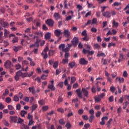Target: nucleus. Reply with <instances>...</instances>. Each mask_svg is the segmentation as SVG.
Segmentation results:
<instances>
[{"instance_id": "obj_47", "label": "nucleus", "mask_w": 129, "mask_h": 129, "mask_svg": "<svg viewBox=\"0 0 129 129\" xmlns=\"http://www.w3.org/2000/svg\"><path fill=\"white\" fill-rule=\"evenodd\" d=\"M55 54V51L54 50H49V56H53Z\"/></svg>"}, {"instance_id": "obj_10", "label": "nucleus", "mask_w": 129, "mask_h": 129, "mask_svg": "<svg viewBox=\"0 0 129 129\" xmlns=\"http://www.w3.org/2000/svg\"><path fill=\"white\" fill-rule=\"evenodd\" d=\"M59 49L62 51V52H67L66 51V48H65V44H61L59 46Z\"/></svg>"}, {"instance_id": "obj_37", "label": "nucleus", "mask_w": 129, "mask_h": 129, "mask_svg": "<svg viewBox=\"0 0 129 129\" xmlns=\"http://www.w3.org/2000/svg\"><path fill=\"white\" fill-rule=\"evenodd\" d=\"M38 103L40 105H44L45 104V100L42 99L38 101Z\"/></svg>"}, {"instance_id": "obj_57", "label": "nucleus", "mask_w": 129, "mask_h": 129, "mask_svg": "<svg viewBox=\"0 0 129 129\" xmlns=\"http://www.w3.org/2000/svg\"><path fill=\"white\" fill-rule=\"evenodd\" d=\"M101 114V112L100 111H97L96 113V117H99V116H100V115Z\"/></svg>"}, {"instance_id": "obj_32", "label": "nucleus", "mask_w": 129, "mask_h": 129, "mask_svg": "<svg viewBox=\"0 0 129 129\" xmlns=\"http://www.w3.org/2000/svg\"><path fill=\"white\" fill-rule=\"evenodd\" d=\"M58 64L59 62L57 61L54 62L53 66V68H54V69H57Z\"/></svg>"}, {"instance_id": "obj_4", "label": "nucleus", "mask_w": 129, "mask_h": 129, "mask_svg": "<svg viewBox=\"0 0 129 129\" xmlns=\"http://www.w3.org/2000/svg\"><path fill=\"white\" fill-rule=\"evenodd\" d=\"M83 53L84 54H88L89 55H93V54H94V51L92 50L90 51L88 49L86 50L85 48H84L83 50Z\"/></svg>"}, {"instance_id": "obj_60", "label": "nucleus", "mask_w": 129, "mask_h": 129, "mask_svg": "<svg viewBox=\"0 0 129 129\" xmlns=\"http://www.w3.org/2000/svg\"><path fill=\"white\" fill-rule=\"evenodd\" d=\"M97 40L98 43H100L101 42V41H102V39H101V37L100 36H97Z\"/></svg>"}, {"instance_id": "obj_39", "label": "nucleus", "mask_w": 129, "mask_h": 129, "mask_svg": "<svg viewBox=\"0 0 129 129\" xmlns=\"http://www.w3.org/2000/svg\"><path fill=\"white\" fill-rule=\"evenodd\" d=\"M75 81H76V78H75V77H72L71 79V84H72L74 83Z\"/></svg>"}, {"instance_id": "obj_53", "label": "nucleus", "mask_w": 129, "mask_h": 129, "mask_svg": "<svg viewBox=\"0 0 129 129\" xmlns=\"http://www.w3.org/2000/svg\"><path fill=\"white\" fill-rule=\"evenodd\" d=\"M95 100L96 102H99L101 100V99H100V97H95Z\"/></svg>"}, {"instance_id": "obj_54", "label": "nucleus", "mask_w": 129, "mask_h": 129, "mask_svg": "<svg viewBox=\"0 0 129 129\" xmlns=\"http://www.w3.org/2000/svg\"><path fill=\"white\" fill-rule=\"evenodd\" d=\"M82 35L84 36L85 37L87 36V31H86V30H85L82 32Z\"/></svg>"}, {"instance_id": "obj_6", "label": "nucleus", "mask_w": 129, "mask_h": 129, "mask_svg": "<svg viewBox=\"0 0 129 129\" xmlns=\"http://www.w3.org/2000/svg\"><path fill=\"white\" fill-rule=\"evenodd\" d=\"M78 38L75 37L72 40V43L74 46V47H76L77 44H78Z\"/></svg>"}, {"instance_id": "obj_50", "label": "nucleus", "mask_w": 129, "mask_h": 129, "mask_svg": "<svg viewBox=\"0 0 129 129\" xmlns=\"http://www.w3.org/2000/svg\"><path fill=\"white\" fill-rule=\"evenodd\" d=\"M92 92H93V93H95V92H96V88L95 87V86H92Z\"/></svg>"}, {"instance_id": "obj_1", "label": "nucleus", "mask_w": 129, "mask_h": 129, "mask_svg": "<svg viewBox=\"0 0 129 129\" xmlns=\"http://www.w3.org/2000/svg\"><path fill=\"white\" fill-rule=\"evenodd\" d=\"M33 74H34V72H31L29 74L28 73H23L22 71H19L16 73L15 76V80L18 81L20 79V77H22V78H24V77H31Z\"/></svg>"}, {"instance_id": "obj_23", "label": "nucleus", "mask_w": 129, "mask_h": 129, "mask_svg": "<svg viewBox=\"0 0 129 129\" xmlns=\"http://www.w3.org/2000/svg\"><path fill=\"white\" fill-rule=\"evenodd\" d=\"M75 61H72L69 63V66L70 68L73 69L75 66Z\"/></svg>"}, {"instance_id": "obj_20", "label": "nucleus", "mask_w": 129, "mask_h": 129, "mask_svg": "<svg viewBox=\"0 0 129 129\" xmlns=\"http://www.w3.org/2000/svg\"><path fill=\"white\" fill-rule=\"evenodd\" d=\"M129 102L127 101H126L123 103V109H125L126 107H127V105H128Z\"/></svg>"}, {"instance_id": "obj_22", "label": "nucleus", "mask_w": 129, "mask_h": 129, "mask_svg": "<svg viewBox=\"0 0 129 129\" xmlns=\"http://www.w3.org/2000/svg\"><path fill=\"white\" fill-rule=\"evenodd\" d=\"M37 107H38V105H37V104H33L31 107V110H32V111H34V110H36V109H37Z\"/></svg>"}, {"instance_id": "obj_33", "label": "nucleus", "mask_w": 129, "mask_h": 129, "mask_svg": "<svg viewBox=\"0 0 129 129\" xmlns=\"http://www.w3.org/2000/svg\"><path fill=\"white\" fill-rule=\"evenodd\" d=\"M110 47H115V43L113 42H110L108 44V48H110Z\"/></svg>"}, {"instance_id": "obj_5", "label": "nucleus", "mask_w": 129, "mask_h": 129, "mask_svg": "<svg viewBox=\"0 0 129 129\" xmlns=\"http://www.w3.org/2000/svg\"><path fill=\"white\" fill-rule=\"evenodd\" d=\"M4 66L7 69H11V66H12V62L10 60H7L4 63Z\"/></svg>"}, {"instance_id": "obj_2", "label": "nucleus", "mask_w": 129, "mask_h": 129, "mask_svg": "<svg viewBox=\"0 0 129 129\" xmlns=\"http://www.w3.org/2000/svg\"><path fill=\"white\" fill-rule=\"evenodd\" d=\"M103 17L107 18V19L111 17V13L109 11H106L102 13Z\"/></svg>"}, {"instance_id": "obj_7", "label": "nucleus", "mask_w": 129, "mask_h": 129, "mask_svg": "<svg viewBox=\"0 0 129 129\" xmlns=\"http://www.w3.org/2000/svg\"><path fill=\"white\" fill-rule=\"evenodd\" d=\"M80 64H81V65H87L88 61L86 60L85 58H81L80 59Z\"/></svg>"}, {"instance_id": "obj_38", "label": "nucleus", "mask_w": 129, "mask_h": 129, "mask_svg": "<svg viewBox=\"0 0 129 129\" xmlns=\"http://www.w3.org/2000/svg\"><path fill=\"white\" fill-rule=\"evenodd\" d=\"M97 57H105V54L103 52L98 53L97 55Z\"/></svg>"}, {"instance_id": "obj_48", "label": "nucleus", "mask_w": 129, "mask_h": 129, "mask_svg": "<svg viewBox=\"0 0 129 129\" xmlns=\"http://www.w3.org/2000/svg\"><path fill=\"white\" fill-rule=\"evenodd\" d=\"M122 111V108L121 107L119 106L117 109V113H120Z\"/></svg>"}, {"instance_id": "obj_16", "label": "nucleus", "mask_w": 129, "mask_h": 129, "mask_svg": "<svg viewBox=\"0 0 129 129\" xmlns=\"http://www.w3.org/2000/svg\"><path fill=\"white\" fill-rule=\"evenodd\" d=\"M82 90L85 96L88 97V91L85 88H83Z\"/></svg>"}, {"instance_id": "obj_58", "label": "nucleus", "mask_w": 129, "mask_h": 129, "mask_svg": "<svg viewBox=\"0 0 129 129\" xmlns=\"http://www.w3.org/2000/svg\"><path fill=\"white\" fill-rule=\"evenodd\" d=\"M91 31L93 33H96V32H97V29L96 28L93 27L91 29Z\"/></svg>"}, {"instance_id": "obj_3", "label": "nucleus", "mask_w": 129, "mask_h": 129, "mask_svg": "<svg viewBox=\"0 0 129 129\" xmlns=\"http://www.w3.org/2000/svg\"><path fill=\"white\" fill-rule=\"evenodd\" d=\"M0 25L4 28H6V27H9V23L8 22L5 21V20L2 19L0 20Z\"/></svg>"}, {"instance_id": "obj_61", "label": "nucleus", "mask_w": 129, "mask_h": 129, "mask_svg": "<svg viewBox=\"0 0 129 129\" xmlns=\"http://www.w3.org/2000/svg\"><path fill=\"white\" fill-rule=\"evenodd\" d=\"M109 101V102H112V101H113L114 99H113V96H111L109 97L108 98Z\"/></svg>"}, {"instance_id": "obj_21", "label": "nucleus", "mask_w": 129, "mask_h": 129, "mask_svg": "<svg viewBox=\"0 0 129 129\" xmlns=\"http://www.w3.org/2000/svg\"><path fill=\"white\" fill-rule=\"evenodd\" d=\"M9 34H10V31L7 29H4V37L5 38H8V36H9Z\"/></svg>"}, {"instance_id": "obj_13", "label": "nucleus", "mask_w": 129, "mask_h": 129, "mask_svg": "<svg viewBox=\"0 0 129 129\" xmlns=\"http://www.w3.org/2000/svg\"><path fill=\"white\" fill-rule=\"evenodd\" d=\"M93 48L95 50H99L100 49H101V47L98 43H96L94 44Z\"/></svg>"}, {"instance_id": "obj_28", "label": "nucleus", "mask_w": 129, "mask_h": 129, "mask_svg": "<svg viewBox=\"0 0 129 129\" xmlns=\"http://www.w3.org/2000/svg\"><path fill=\"white\" fill-rule=\"evenodd\" d=\"M17 123H19L20 124H22L24 122V119L21 118L20 117L18 118L17 119Z\"/></svg>"}, {"instance_id": "obj_43", "label": "nucleus", "mask_w": 129, "mask_h": 129, "mask_svg": "<svg viewBox=\"0 0 129 129\" xmlns=\"http://www.w3.org/2000/svg\"><path fill=\"white\" fill-rule=\"evenodd\" d=\"M49 51V46L47 45L45 48L44 49L42 53H47Z\"/></svg>"}, {"instance_id": "obj_26", "label": "nucleus", "mask_w": 129, "mask_h": 129, "mask_svg": "<svg viewBox=\"0 0 129 129\" xmlns=\"http://www.w3.org/2000/svg\"><path fill=\"white\" fill-rule=\"evenodd\" d=\"M117 80L120 82V83H123V82H124V79H123V78H118V77H117L115 79V80Z\"/></svg>"}, {"instance_id": "obj_46", "label": "nucleus", "mask_w": 129, "mask_h": 129, "mask_svg": "<svg viewBox=\"0 0 129 129\" xmlns=\"http://www.w3.org/2000/svg\"><path fill=\"white\" fill-rule=\"evenodd\" d=\"M63 101V98L62 97L59 96L57 99L58 103H60V102H62Z\"/></svg>"}, {"instance_id": "obj_9", "label": "nucleus", "mask_w": 129, "mask_h": 129, "mask_svg": "<svg viewBox=\"0 0 129 129\" xmlns=\"http://www.w3.org/2000/svg\"><path fill=\"white\" fill-rule=\"evenodd\" d=\"M123 60H125V58L123 56V54L122 53H120L118 62L120 63V62H122V61H123Z\"/></svg>"}, {"instance_id": "obj_19", "label": "nucleus", "mask_w": 129, "mask_h": 129, "mask_svg": "<svg viewBox=\"0 0 129 129\" xmlns=\"http://www.w3.org/2000/svg\"><path fill=\"white\" fill-rule=\"evenodd\" d=\"M41 56L43 57L44 60H46L48 58V54L47 53L42 52L41 53Z\"/></svg>"}, {"instance_id": "obj_8", "label": "nucleus", "mask_w": 129, "mask_h": 129, "mask_svg": "<svg viewBox=\"0 0 129 129\" xmlns=\"http://www.w3.org/2000/svg\"><path fill=\"white\" fill-rule=\"evenodd\" d=\"M54 34L56 37H60V35H62V32L60 29H56L54 31Z\"/></svg>"}, {"instance_id": "obj_59", "label": "nucleus", "mask_w": 129, "mask_h": 129, "mask_svg": "<svg viewBox=\"0 0 129 129\" xmlns=\"http://www.w3.org/2000/svg\"><path fill=\"white\" fill-rule=\"evenodd\" d=\"M72 17H73L72 16H69L66 18V21H68L72 20Z\"/></svg>"}, {"instance_id": "obj_36", "label": "nucleus", "mask_w": 129, "mask_h": 129, "mask_svg": "<svg viewBox=\"0 0 129 129\" xmlns=\"http://www.w3.org/2000/svg\"><path fill=\"white\" fill-rule=\"evenodd\" d=\"M5 101L7 103H10L11 101H12V99L10 97H8L6 98Z\"/></svg>"}, {"instance_id": "obj_56", "label": "nucleus", "mask_w": 129, "mask_h": 129, "mask_svg": "<svg viewBox=\"0 0 129 129\" xmlns=\"http://www.w3.org/2000/svg\"><path fill=\"white\" fill-rule=\"evenodd\" d=\"M93 118H94V115H91L89 117V122H92V121L93 120Z\"/></svg>"}, {"instance_id": "obj_40", "label": "nucleus", "mask_w": 129, "mask_h": 129, "mask_svg": "<svg viewBox=\"0 0 129 129\" xmlns=\"http://www.w3.org/2000/svg\"><path fill=\"white\" fill-rule=\"evenodd\" d=\"M71 47H72V44H67V47L66 48V52H68V51L70 50Z\"/></svg>"}, {"instance_id": "obj_30", "label": "nucleus", "mask_w": 129, "mask_h": 129, "mask_svg": "<svg viewBox=\"0 0 129 129\" xmlns=\"http://www.w3.org/2000/svg\"><path fill=\"white\" fill-rule=\"evenodd\" d=\"M18 41H19V39L18 38V37L14 36V37L12 40V43H18Z\"/></svg>"}, {"instance_id": "obj_52", "label": "nucleus", "mask_w": 129, "mask_h": 129, "mask_svg": "<svg viewBox=\"0 0 129 129\" xmlns=\"http://www.w3.org/2000/svg\"><path fill=\"white\" fill-rule=\"evenodd\" d=\"M115 88L113 86H111L110 88V90L111 92H114V91H115Z\"/></svg>"}, {"instance_id": "obj_18", "label": "nucleus", "mask_w": 129, "mask_h": 129, "mask_svg": "<svg viewBox=\"0 0 129 129\" xmlns=\"http://www.w3.org/2000/svg\"><path fill=\"white\" fill-rule=\"evenodd\" d=\"M29 90L30 91L31 93H32V94H35V93H36V91H35V88L34 87H29Z\"/></svg>"}, {"instance_id": "obj_29", "label": "nucleus", "mask_w": 129, "mask_h": 129, "mask_svg": "<svg viewBox=\"0 0 129 129\" xmlns=\"http://www.w3.org/2000/svg\"><path fill=\"white\" fill-rule=\"evenodd\" d=\"M83 41H85L86 42H88L89 40H90V37H88V36H86L83 38Z\"/></svg>"}, {"instance_id": "obj_64", "label": "nucleus", "mask_w": 129, "mask_h": 129, "mask_svg": "<svg viewBox=\"0 0 129 129\" xmlns=\"http://www.w3.org/2000/svg\"><path fill=\"white\" fill-rule=\"evenodd\" d=\"M34 123V120H29L28 125H33Z\"/></svg>"}, {"instance_id": "obj_25", "label": "nucleus", "mask_w": 129, "mask_h": 129, "mask_svg": "<svg viewBox=\"0 0 129 129\" xmlns=\"http://www.w3.org/2000/svg\"><path fill=\"white\" fill-rule=\"evenodd\" d=\"M54 21L52 19H49V27H53L54 26Z\"/></svg>"}, {"instance_id": "obj_35", "label": "nucleus", "mask_w": 129, "mask_h": 129, "mask_svg": "<svg viewBox=\"0 0 129 129\" xmlns=\"http://www.w3.org/2000/svg\"><path fill=\"white\" fill-rule=\"evenodd\" d=\"M15 67L16 70H19V69H21V68H22V66H21L20 63H18L15 65Z\"/></svg>"}, {"instance_id": "obj_17", "label": "nucleus", "mask_w": 129, "mask_h": 129, "mask_svg": "<svg viewBox=\"0 0 129 129\" xmlns=\"http://www.w3.org/2000/svg\"><path fill=\"white\" fill-rule=\"evenodd\" d=\"M112 27L113 28H117L118 27V23L116 22L115 21H112Z\"/></svg>"}, {"instance_id": "obj_55", "label": "nucleus", "mask_w": 129, "mask_h": 129, "mask_svg": "<svg viewBox=\"0 0 129 129\" xmlns=\"http://www.w3.org/2000/svg\"><path fill=\"white\" fill-rule=\"evenodd\" d=\"M41 41V40H37L36 42L34 44L35 47H39V42Z\"/></svg>"}, {"instance_id": "obj_11", "label": "nucleus", "mask_w": 129, "mask_h": 129, "mask_svg": "<svg viewBox=\"0 0 129 129\" xmlns=\"http://www.w3.org/2000/svg\"><path fill=\"white\" fill-rule=\"evenodd\" d=\"M70 31H69V30L68 29H64L63 35L65 36V37H70Z\"/></svg>"}, {"instance_id": "obj_63", "label": "nucleus", "mask_w": 129, "mask_h": 129, "mask_svg": "<svg viewBox=\"0 0 129 129\" xmlns=\"http://www.w3.org/2000/svg\"><path fill=\"white\" fill-rule=\"evenodd\" d=\"M66 126L67 127L68 129H69L70 128V127H71V124L68 122L66 124Z\"/></svg>"}, {"instance_id": "obj_51", "label": "nucleus", "mask_w": 129, "mask_h": 129, "mask_svg": "<svg viewBox=\"0 0 129 129\" xmlns=\"http://www.w3.org/2000/svg\"><path fill=\"white\" fill-rule=\"evenodd\" d=\"M89 112L91 115H94V110L93 109H91L89 111Z\"/></svg>"}, {"instance_id": "obj_27", "label": "nucleus", "mask_w": 129, "mask_h": 129, "mask_svg": "<svg viewBox=\"0 0 129 129\" xmlns=\"http://www.w3.org/2000/svg\"><path fill=\"white\" fill-rule=\"evenodd\" d=\"M4 35V32H1L0 33V43H3L4 41V37L3 36Z\"/></svg>"}, {"instance_id": "obj_34", "label": "nucleus", "mask_w": 129, "mask_h": 129, "mask_svg": "<svg viewBox=\"0 0 129 129\" xmlns=\"http://www.w3.org/2000/svg\"><path fill=\"white\" fill-rule=\"evenodd\" d=\"M112 121V118H110V119L108 121L107 123H106L107 127H110V122Z\"/></svg>"}, {"instance_id": "obj_31", "label": "nucleus", "mask_w": 129, "mask_h": 129, "mask_svg": "<svg viewBox=\"0 0 129 129\" xmlns=\"http://www.w3.org/2000/svg\"><path fill=\"white\" fill-rule=\"evenodd\" d=\"M70 79H71V77H68V79H66L64 80V85H66V86L68 85V80L69 81V80H70Z\"/></svg>"}, {"instance_id": "obj_24", "label": "nucleus", "mask_w": 129, "mask_h": 129, "mask_svg": "<svg viewBox=\"0 0 129 129\" xmlns=\"http://www.w3.org/2000/svg\"><path fill=\"white\" fill-rule=\"evenodd\" d=\"M27 113H28V112L25 110H22L20 112L21 115L22 117H25V115H26Z\"/></svg>"}, {"instance_id": "obj_15", "label": "nucleus", "mask_w": 129, "mask_h": 129, "mask_svg": "<svg viewBox=\"0 0 129 129\" xmlns=\"http://www.w3.org/2000/svg\"><path fill=\"white\" fill-rule=\"evenodd\" d=\"M53 17L55 19V20H59L60 18H61V16L58 13H54Z\"/></svg>"}, {"instance_id": "obj_62", "label": "nucleus", "mask_w": 129, "mask_h": 129, "mask_svg": "<svg viewBox=\"0 0 129 129\" xmlns=\"http://www.w3.org/2000/svg\"><path fill=\"white\" fill-rule=\"evenodd\" d=\"M78 86H79L78 83H75L73 85V88H74V89H76V88H78Z\"/></svg>"}, {"instance_id": "obj_49", "label": "nucleus", "mask_w": 129, "mask_h": 129, "mask_svg": "<svg viewBox=\"0 0 129 129\" xmlns=\"http://www.w3.org/2000/svg\"><path fill=\"white\" fill-rule=\"evenodd\" d=\"M13 99L14 101H16V102H18V101H19V97H18L17 95H15L14 96Z\"/></svg>"}, {"instance_id": "obj_44", "label": "nucleus", "mask_w": 129, "mask_h": 129, "mask_svg": "<svg viewBox=\"0 0 129 129\" xmlns=\"http://www.w3.org/2000/svg\"><path fill=\"white\" fill-rule=\"evenodd\" d=\"M63 84H64V83L63 82H61L57 84V86L58 87H60V88H63Z\"/></svg>"}, {"instance_id": "obj_45", "label": "nucleus", "mask_w": 129, "mask_h": 129, "mask_svg": "<svg viewBox=\"0 0 129 129\" xmlns=\"http://www.w3.org/2000/svg\"><path fill=\"white\" fill-rule=\"evenodd\" d=\"M69 61V60H68V58L63 59L62 63V64H67V63H68Z\"/></svg>"}, {"instance_id": "obj_42", "label": "nucleus", "mask_w": 129, "mask_h": 129, "mask_svg": "<svg viewBox=\"0 0 129 129\" xmlns=\"http://www.w3.org/2000/svg\"><path fill=\"white\" fill-rule=\"evenodd\" d=\"M27 118L28 119H29V120H33V115L28 113V116H27Z\"/></svg>"}, {"instance_id": "obj_14", "label": "nucleus", "mask_w": 129, "mask_h": 129, "mask_svg": "<svg viewBox=\"0 0 129 129\" xmlns=\"http://www.w3.org/2000/svg\"><path fill=\"white\" fill-rule=\"evenodd\" d=\"M77 94L80 98H82V93L80 89H77L76 90Z\"/></svg>"}, {"instance_id": "obj_12", "label": "nucleus", "mask_w": 129, "mask_h": 129, "mask_svg": "<svg viewBox=\"0 0 129 129\" xmlns=\"http://www.w3.org/2000/svg\"><path fill=\"white\" fill-rule=\"evenodd\" d=\"M10 118L11 119V120H12L13 122H15L17 123L18 121V116H10Z\"/></svg>"}, {"instance_id": "obj_41", "label": "nucleus", "mask_w": 129, "mask_h": 129, "mask_svg": "<svg viewBox=\"0 0 129 129\" xmlns=\"http://www.w3.org/2000/svg\"><path fill=\"white\" fill-rule=\"evenodd\" d=\"M10 91H9V89H5V93H3V96H6L9 94Z\"/></svg>"}]
</instances>
